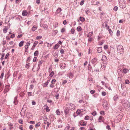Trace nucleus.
Returning a JSON list of instances; mask_svg holds the SVG:
<instances>
[{"mask_svg": "<svg viewBox=\"0 0 130 130\" xmlns=\"http://www.w3.org/2000/svg\"><path fill=\"white\" fill-rule=\"evenodd\" d=\"M89 117L88 116H86L85 117L84 119L86 120H88L89 119Z\"/></svg>", "mask_w": 130, "mask_h": 130, "instance_id": "34", "label": "nucleus"}, {"mask_svg": "<svg viewBox=\"0 0 130 130\" xmlns=\"http://www.w3.org/2000/svg\"><path fill=\"white\" fill-rule=\"evenodd\" d=\"M56 80L55 79H52L51 81V83L52 84H55L56 82Z\"/></svg>", "mask_w": 130, "mask_h": 130, "instance_id": "37", "label": "nucleus"}, {"mask_svg": "<svg viewBox=\"0 0 130 130\" xmlns=\"http://www.w3.org/2000/svg\"><path fill=\"white\" fill-rule=\"evenodd\" d=\"M71 33L72 34H74L75 32V30L73 29H72L71 30Z\"/></svg>", "mask_w": 130, "mask_h": 130, "instance_id": "40", "label": "nucleus"}, {"mask_svg": "<svg viewBox=\"0 0 130 130\" xmlns=\"http://www.w3.org/2000/svg\"><path fill=\"white\" fill-rule=\"evenodd\" d=\"M120 31L119 30H118L117 31V36H119L120 35Z\"/></svg>", "mask_w": 130, "mask_h": 130, "instance_id": "45", "label": "nucleus"}, {"mask_svg": "<svg viewBox=\"0 0 130 130\" xmlns=\"http://www.w3.org/2000/svg\"><path fill=\"white\" fill-rule=\"evenodd\" d=\"M10 85H6L5 87L4 91L5 92H8L10 89Z\"/></svg>", "mask_w": 130, "mask_h": 130, "instance_id": "3", "label": "nucleus"}, {"mask_svg": "<svg viewBox=\"0 0 130 130\" xmlns=\"http://www.w3.org/2000/svg\"><path fill=\"white\" fill-rule=\"evenodd\" d=\"M77 30L78 31H80L82 30V28L80 26H78L77 28Z\"/></svg>", "mask_w": 130, "mask_h": 130, "instance_id": "26", "label": "nucleus"}, {"mask_svg": "<svg viewBox=\"0 0 130 130\" xmlns=\"http://www.w3.org/2000/svg\"><path fill=\"white\" fill-rule=\"evenodd\" d=\"M106 128L108 130H111V128L109 125H107L106 126Z\"/></svg>", "mask_w": 130, "mask_h": 130, "instance_id": "58", "label": "nucleus"}, {"mask_svg": "<svg viewBox=\"0 0 130 130\" xmlns=\"http://www.w3.org/2000/svg\"><path fill=\"white\" fill-rule=\"evenodd\" d=\"M59 46V45L58 44H57L53 47V49L55 50L57 49L58 48Z\"/></svg>", "mask_w": 130, "mask_h": 130, "instance_id": "14", "label": "nucleus"}, {"mask_svg": "<svg viewBox=\"0 0 130 130\" xmlns=\"http://www.w3.org/2000/svg\"><path fill=\"white\" fill-rule=\"evenodd\" d=\"M104 118L101 116H100L99 117L98 119V121L99 122H104Z\"/></svg>", "mask_w": 130, "mask_h": 130, "instance_id": "5", "label": "nucleus"}, {"mask_svg": "<svg viewBox=\"0 0 130 130\" xmlns=\"http://www.w3.org/2000/svg\"><path fill=\"white\" fill-rule=\"evenodd\" d=\"M37 61V58L36 57H34L33 60V61L34 62H36Z\"/></svg>", "mask_w": 130, "mask_h": 130, "instance_id": "32", "label": "nucleus"}, {"mask_svg": "<svg viewBox=\"0 0 130 130\" xmlns=\"http://www.w3.org/2000/svg\"><path fill=\"white\" fill-rule=\"evenodd\" d=\"M89 38L88 39V42H91L93 40V39L91 37H88Z\"/></svg>", "mask_w": 130, "mask_h": 130, "instance_id": "20", "label": "nucleus"}, {"mask_svg": "<svg viewBox=\"0 0 130 130\" xmlns=\"http://www.w3.org/2000/svg\"><path fill=\"white\" fill-rule=\"evenodd\" d=\"M81 113V110L80 109H78L76 111V113L77 115H79Z\"/></svg>", "mask_w": 130, "mask_h": 130, "instance_id": "30", "label": "nucleus"}, {"mask_svg": "<svg viewBox=\"0 0 130 130\" xmlns=\"http://www.w3.org/2000/svg\"><path fill=\"white\" fill-rule=\"evenodd\" d=\"M102 47H99L98 49V52L99 53L101 52L102 50Z\"/></svg>", "mask_w": 130, "mask_h": 130, "instance_id": "22", "label": "nucleus"}, {"mask_svg": "<svg viewBox=\"0 0 130 130\" xmlns=\"http://www.w3.org/2000/svg\"><path fill=\"white\" fill-rule=\"evenodd\" d=\"M108 31L109 33L110 34V35L112 36V32L111 30L110 29H108Z\"/></svg>", "mask_w": 130, "mask_h": 130, "instance_id": "31", "label": "nucleus"}, {"mask_svg": "<svg viewBox=\"0 0 130 130\" xmlns=\"http://www.w3.org/2000/svg\"><path fill=\"white\" fill-rule=\"evenodd\" d=\"M22 35L21 34V35H18L17 37V38H18L19 39V38H21V37H22Z\"/></svg>", "mask_w": 130, "mask_h": 130, "instance_id": "57", "label": "nucleus"}, {"mask_svg": "<svg viewBox=\"0 0 130 130\" xmlns=\"http://www.w3.org/2000/svg\"><path fill=\"white\" fill-rule=\"evenodd\" d=\"M38 42L37 41H35L33 45V46L34 47H35L38 44Z\"/></svg>", "mask_w": 130, "mask_h": 130, "instance_id": "36", "label": "nucleus"}, {"mask_svg": "<svg viewBox=\"0 0 130 130\" xmlns=\"http://www.w3.org/2000/svg\"><path fill=\"white\" fill-rule=\"evenodd\" d=\"M102 38V36L100 34L98 37V40H99Z\"/></svg>", "mask_w": 130, "mask_h": 130, "instance_id": "39", "label": "nucleus"}, {"mask_svg": "<svg viewBox=\"0 0 130 130\" xmlns=\"http://www.w3.org/2000/svg\"><path fill=\"white\" fill-rule=\"evenodd\" d=\"M50 79L48 80L47 81L45 82L43 84V87H46L48 85V84L50 81Z\"/></svg>", "mask_w": 130, "mask_h": 130, "instance_id": "10", "label": "nucleus"}, {"mask_svg": "<svg viewBox=\"0 0 130 130\" xmlns=\"http://www.w3.org/2000/svg\"><path fill=\"white\" fill-rule=\"evenodd\" d=\"M126 6V4L125 3H122V5H120L121 7L123 8H125Z\"/></svg>", "mask_w": 130, "mask_h": 130, "instance_id": "21", "label": "nucleus"}, {"mask_svg": "<svg viewBox=\"0 0 130 130\" xmlns=\"http://www.w3.org/2000/svg\"><path fill=\"white\" fill-rule=\"evenodd\" d=\"M64 52V51L63 49H61L60 50V53L61 54H63Z\"/></svg>", "mask_w": 130, "mask_h": 130, "instance_id": "54", "label": "nucleus"}, {"mask_svg": "<svg viewBox=\"0 0 130 130\" xmlns=\"http://www.w3.org/2000/svg\"><path fill=\"white\" fill-rule=\"evenodd\" d=\"M42 38V36H39L37 37H36V39L37 40L40 39H41Z\"/></svg>", "mask_w": 130, "mask_h": 130, "instance_id": "35", "label": "nucleus"}, {"mask_svg": "<svg viewBox=\"0 0 130 130\" xmlns=\"http://www.w3.org/2000/svg\"><path fill=\"white\" fill-rule=\"evenodd\" d=\"M10 129H13V125H12L11 124H10Z\"/></svg>", "mask_w": 130, "mask_h": 130, "instance_id": "51", "label": "nucleus"}, {"mask_svg": "<svg viewBox=\"0 0 130 130\" xmlns=\"http://www.w3.org/2000/svg\"><path fill=\"white\" fill-rule=\"evenodd\" d=\"M37 26L36 25H34L32 28L31 29L33 31L37 29Z\"/></svg>", "mask_w": 130, "mask_h": 130, "instance_id": "19", "label": "nucleus"}, {"mask_svg": "<svg viewBox=\"0 0 130 130\" xmlns=\"http://www.w3.org/2000/svg\"><path fill=\"white\" fill-rule=\"evenodd\" d=\"M7 28H6L4 29L3 31V32L4 33H6L7 32Z\"/></svg>", "mask_w": 130, "mask_h": 130, "instance_id": "43", "label": "nucleus"}, {"mask_svg": "<svg viewBox=\"0 0 130 130\" xmlns=\"http://www.w3.org/2000/svg\"><path fill=\"white\" fill-rule=\"evenodd\" d=\"M62 10L61 8L59 7L58 8L56 11V14H58L61 12Z\"/></svg>", "mask_w": 130, "mask_h": 130, "instance_id": "9", "label": "nucleus"}, {"mask_svg": "<svg viewBox=\"0 0 130 130\" xmlns=\"http://www.w3.org/2000/svg\"><path fill=\"white\" fill-rule=\"evenodd\" d=\"M30 63H29L27 64H26V66H25L26 68L27 69L30 66Z\"/></svg>", "mask_w": 130, "mask_h": 130, "instance_id": "33", "label": "nucleus"}, {"mask_svg": "<svg viewBox=\"0 0 130 130\" xmlns=\"http://www.w3.org/2000/svg\"><path fill=\"white\" fill-rule=\"evenodd\" d=\"M30 45V43L29 42H27L25 46V48L26 49H27L29 47V46ZM27 49L25 50V51H26Z\"/></svg>", "mask_w": 130, "mask_h": 130, "instance_id": "11", "label": "nucleus"}, {"mask_svg": "<svg viewBox=\"0 0 130 130\" xmlns=\"http://www.w3.org/2000/svg\"><path fill=\"white\" fill-rule=\"evenodd\" d=\"M70 107H69V108H70V109H74L75 108V106L74 105V104H70Z\"/></svg>", "mask_w": 130, "mask_h": 130, "instance_id": "12", "label": "nucleus"}, {"mask_svg": "<svg viewBox=\"0 0 130 130\" xmlns=\"http://www.w3.org/2000/svg\"><path fill=\"white\" fill-rule=\"evenodd\" d=\"M66 31V29L64 28H62L61 30V32L62 33L65 32Z\"/></svg>", "mask_w": 130, "mask_h": 130, "instance_id": "44", "label": "nucleus"}, {"mask_svg": "<svg viewBox=\"0 0 130 130\" xmlns=\"http://www.w3.org/2000/svg\"><path fill=\"white\" fill-rule=\"evenodd\" d=\"M40 122H38L35 125V127L36 128L38 127L40 125Z\"/></svg>", "mask_w": 130, "mask_h": 130, "instance_id": "28", "label": "nucleus"}, {"mask_svg": "<svg viewBox=\"0 0 130 130\" xmlns=\"http://www.w3.org/2000/svg\"><path fill=\"white\" fill-rule=\"evenodd\" d=\"M24 43V41H21L19 43V46L20 47H22V46L23 45V44Z\"/></svg>", "mask_w": 130, "mask_h": 130, "instance_id": "18", "label": "nucleus"}, {"mask_svg": "<svg viewBox=\"0 0 130 130\" xmlns=\"http://www.w3.org/2000/svg\"><path fill=\"white\" fill-rule=\"evenodd\" d=\"M93 34V31H92L91 32H90L88 34L87 37H91V36H92V35Z\"/></svg>", "mask_w": 130, "mask_h": 130, "instance_id": "16", "label": "nucleus"}, {"mask_svg": "<svg viewBox=\"0 0 130 130\" xmlns=\"http://www.w3.org/2000/svg\"><path fill=\"white\" fill-rule=\"evenodd\" d=\"M54 72L53 71H52L50 74L49 76L51 77H52L54 75Z\"/></svg>", "mask_w": 130, "mask_h": 130, "instance_id": "42", "label": "nucleus"}, {"mask_svg": "<svg viewBox=\"0 0 130 130\" xmlns=\"http://www.w3.org/2000/svg\"><path fill=\"white\" fill-rule=\"evenodd\" d=\"M118 52L120 54H122L124 52L123 46L121 45H118L117 47Z\"/></svg>", "mask_w": 130, "mask_h": 130, "instance_id": "1", "label": "nucleus"}, {"mask_svg": "<svg viewBox=\"0 0 130 130\" xmlns=\"http://www.w3.org/2000/svg\"><path fill=\"white\" fill-rule=\"evenodd\" d=\"M80 20L82 22H84L85 21V19L84 18L82 17H80Z\"/></svg>", "mask_w": 130, "mask_h": 130, "instance_id": "38", "label": "nucleus"}, {"mask_svg": "<svg viewBox=\"0 0 130 130\" xmlns=\"http://www.w3.org/2000/svg\"><path fill=\"white\" fill-rule=\"evenodd\" d=\"M33 126L32 125H31L29 126V129H30L31 130L33 129Z\"/></svg>", "mask_w": 130, "mask_h": 130, "instance_id": "63", "label": "nucleus"}, {"mask_svg": "<svg viewBox=\"0 0 130 130\" xmlns=\"http://www.w3.org/2000/svg\"><path fill=\"white\" fill-rule=\"evenodd\" d=\"M118 9V7L117 6H115L113 8V10L115 11H117Z\"/></svg>", "mask_w": 130, "mask_h": 130, "instance_id": "46", "label": "nucleus"}, {"mask_svg": "<svg viewBox=\"0 0 130 130\" xmlns=\"http://www.w3.org/2000/svg\"><path fill=\"white\" fill-rule=\"evenodd\" d=\"M56 114L58 115H60V112L59 109H57L56 112Z\"/></svg>", "mask_w": 130, "mask_h": 130, "instance_id": "27", "label": "nucleus"}, {"mask_svg": "<svg viewBox=\"0 0 130 130\" xmlns=\"http://www.w3.org/2000/svg\"><path fill=\"white\" fill-rule=\"evenodd\" d=\"M60 68L62 69H65L66 67V65L65 63H62L60 65Z\"/></svg>", "mask_w": 130, "mask_h": 130, "instance_id": "4", "label": "nucleus"}, {"mask_svg": "<svg viewBox=\"0 0 130 130\" xmlns=\"http://www.w3.org/2000/svg\"><path fill=\"white\" fill-rule=\"evenodd\" d=\"M106 95V93L104 91H103L102 92V95L103 96H105Z\"/></svg>", "mask_w": 130, "mask_h": 130, "instance_id": "56", "label": "nucleus"}, {"mask_svg": "<svg viewBox=\"0 0 130 130\" xmlns=\"http://www.w3.org/2000/svg\"><path fill=\"white\" fill-rule=\"evenodd\" d=\"M97 58H95L91 60L92 63L96 64L97 63Z\"/></svg>", "mask_w": 130, "mask_h": 130, "instance_id": "6", "label": "nucleus"}, {"mask_svg": "<svg viewBox=\"0 0 130 130\" xmlns=\"http://www.w3.org/2000/svg\"><path fill=\"white\" fill-rule=\"evenodd\" d=\"M79 123L81 126H86L87 124V122H85L84 120H82L79 122Z\"/></svg>", "mask_w": 130, "mask_h": 130, "instance_id": "2", "label": "nucleus"}, {"mask_svg": "<svg viewBox=\"0 0 130 130\" xmlns=\"http://www.w3.org/2000/svg\"><path fill=\"white\" fill-rule=\"evenodd\" d=\"M92 115L93 116H95L96 115V112L95 111H94L91 113Z\"/></svg>", "mask_w": 130, "mask_h": 130, "instance_id": "48", "label": "nucleus"}, {"mask_svg": "<svg viewBox=\"0 0 130 130\" xmlns=\"http://www.w3.org/2000/svg\"><path fill=\"white\" fill-rule=\"evenodd\" d=\"M59 94H57L56 95V99H58V98L59 97Z\"/></svg>", "mask_w": 130, "mask_h": 130, "instance_id": "61", "label": "nucleus"}, {"mask_svg": "<svg viewBox=\"0 0 130 130\" xmlns=\"http://www.w3.org/2000/svg\"><path fill=\"white\" fill-rule=\"evenodd\" d=\"M69 111V109L68 108H65V109L64 110V112L65 113V115H67Z\"/></svg>", "mask_w": 130, "mask_h": 130, "instance_id": "13", "label": "nucleus"}, {"mask_svg": "<svg viewBox=\"0 0 130 130\" xmlns=\"http://www.w3.org/2000/svg\"><path fill=\"white\" fill-rule=\"evenodd\" d=\"M25 110H23L22 109V110L20 112V114L22 117H24L25 114Z\"/></svg>", "mask_w": 130, "mask_h": 130, "instance_id": "7", "label": "nucleus"}, {"mask_svg": "<svg viewBox=\"0 0 130 130\" xmlns=\"http://www.w3.org/2000/svg\"><path fill=\"white\" fill-rule=\"evenodd\" d=\"M28 14L27 11L26 10H23L22 13V15L23 16H25L27 15Z\"/></svg>", "mask_w": 130, "mask_h": 130, "instance_id": "8", "label": "nucleus"}, {"mask_svg": "<svg viewBox=\"0 0 130 130\" xmlns=\"http://www.w3.org/2000/svg\"><path fill=\"white\" fill-rule=\"evenodd\" d=\"M9 53H7L6 55L5 56V59H6L7 58V57L9 56Z\"/></svg>", "mask_w": 130, "mask_h": 130, "instance_id": "53", "label": "nucleus"}, {"mask_svg": "<svg viewBox=\"0 0 130 130\" xmlns=\"http://www.w3.org/2000/svg\"><path fill=\"white\" fill-rule=\"evenodd\" d=\"M129 70H128L126 68L123 69V72L125 73H126Z\"/></svg>", "mask_w": 130, "mask_h": 130, "instance_id": "23", "label": "nucleus"}, {"mask_svg": "<svg viewBox=\"0 0 130 130\" xmlns=\"http://www.w3.org/2000/svg\"><path fill=\"white\" fill-rule=\"evenodd\" d=\"M68 75L70 78H72L73 77V74L71 73L68 74Z\"/></svg>", "mask_w": 130, "mask_h": 130, "instance_id": "17", "label": "nucleus"}, {"mask_svg": "<svg viewBox=\"0 0 130 130\" xmlns=\"http://www.w3.org/2000/svg\"><path fill=\"white\" fill-rule=\"evenodd\" d=\"M19 122L20 124L23 123V120L21 119H20L19 120Z\"/></svg>", "mask_w": 130, "mask_h": 130, "instance_id": "60", "label": "nucleus"}, {"mask_svg": "<svg viewBox=\"0 0 130 130\" xmlns=\"http://www.w3.org/2000/svg\"><path fill=\"white\" fill-rule=\"evenodd\" d=\"M17 98L16 97H15L14 98V103H15V104H17Z\"/></svg>", "mask_w": 130, "mask_h": 130, "instance_id": "41", "label": "nucleus"}, {"mask_svg": "<svg viewBox=\"0 0 130 130\" xmlns=\"http://www.w3.org/2000/svg\"><path fill=\"white\" fill-rule=\"evenodd\" d=\"M105 27H106V28L107 29H109V26L107 25V24L106 23L105 24Z\"/></svg>", "mask_w": 130, "mask_h": 130, "instance_id": "62", "label": "nucleus"}, {"mask_svg": "<svg viewBox=\"0 0 130 130\" xmlns=\"http://www.w3.org/2000/svg\"><path fill=\"white\" fill-rule=\"evenodd\" d=\"M108 46L107 45H105L104 46V49L106 50L108 48Z\"/></svg>", "mask_w": 130, "mask_h": 130, "instance_id": "47", "label": "nucleus"}, {"mask_svg": "<svg viewBox=\"0 0 130 130\" xmlns=\"http://www.w3.org/2000/svg\"><path fill=\"white\" fill-rule=\"evenodd\" d=\"M19 128L21 130H23V127L22 126V125L20 126L19 127Z\"/></svg>", "mask_w": 130, "mask_h": 130, "instance_id": "64", "label": "nucleus"}, {"mask_svg": "<svg viewBox=\"0 0 130 130\" xmlns=\"http://www.w3.org/2000/svg\"><path fill=\"white\" fill-rule=\"evenodd\" d=\"M118 98V97L117 95H116L113 98V99L114 100L116 101L117 100Z\"/></svg>", "mask_w": 130, "mask_h": 130, "instance_id": "29", "label": "nucleus"}, {"mask_svg": "<svg viewBox=\"0 0 130 130\" xmlns=\"http://www.w3.org/2000/svg\"><path fill=\"white\" fill-rule=\"evenodd\" d=\"M125 83L126 84H129V82L128 80L126 79L125 81Z\"/></svg>", "mask_w": 130, "mask_h": 130, "instance_id": "52", "label": "nucleus"}, {"mask_svg": "<svg viewBox=\"0 0 130 130\" xmlns=\"http://www.w3.org/2000/svg\"><path fill=\"white\" fill-rule=\"evenodd\" d=\"M84 0H82L80 3V4L81 5H83L84 3Z\"/></svg>", "mask_w": 130, "mask_h": 130, "instance_id": "55", "label": "nucleus"}, {"mask_svg": "<svg viewBox=\"0 0 130 130\" xmlns=\"http://www.w3.org/2000/svg\"><path fill=\"white\" fill-rule=\"evenodd\" d=\"M38 51H36L34 52V55L35 56H38Z\"/></svg>", "mask_w": 130, "mask_h": 130, "instance_id": "25", "label": "nucleus"}, {"mask_svg": "<svg viewBox=\"0 0 130 130\" xmlns=\"http://www.w3.org/2000/svg\"><path fill=\"white\" fill-rule=\"evenodd\" d=\"M95 91L94 90H91L90 91V93L92 94H93V93H95Z\"/></svg>", "mask_w": 130, "mask_h": 130, "instance_id": "49", "label": "nucleus"}, {"mask_svg": "<svg viewBox=\"0 0 130 130\" xmlns=\"http://www.w3.org/2000/svg\"><path fill=\"white\" fill-rule=\"evenodd\" d=\"M43 61L42 60L40 61L39 62V64L38 65V68L39 69L40 68V65L43 62Z\"/></svg>", "mask_w": 130, "mask_h": 130, "instance_id": "15", "label": "nucleus"}, {"mask_svg": "<svg viewBox=\"0 0 130 130\" xmlns=\"http://www.w3.org/2000/svg\"><path fill=\"white\" fill-rule=\"evenodd\" d=\"M6 40H4L2 41V44L3 45H5L6 43Z\"/></svg>", "mask_w": 130, "mask_h": 130, "instance_id": "50", "label": "nucleus"}, {"mask_svg": "<svg viewBox=\"0 0 130 130\" xmlns=\"http://www.w3.org/2000/svg\"><path fill=\"white\" fill-rule=\"evenodd\" d=\"M15 36L14 34H12L10 36V38H13Z\"/></svg>", "mask_w": 130, "mask_h": 130, "instance_id": "59", "label": "nucleus"}, {"mask_svg": "<svg viewBox=\"0 0 130 130\" xmlns=\"http://www.w3.org/2000/svg\"><path fill=\"white\" fill-rule=\"evenodd\" d=\"M46 107L45 108V110L46 111L49 112L50 111V109L48 108V107L47 106V105H45L44 106V107Z\"/></svg>", "mask_w": 130, "mask_h": 130, "instance_id": "24", "label": "nucleus"}]
</instances>
